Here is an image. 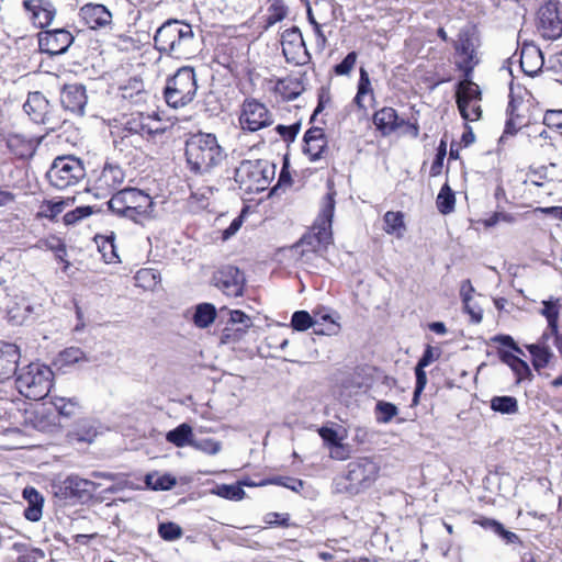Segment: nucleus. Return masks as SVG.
Here are the masks:
<instances>
[{
  "mask_svg": "<svg viewBox=\"0 0 562 562\" xmlns=\"http://www.w3.org/2000/svg\"><path fill=\"white\" fill-rule=\"evenodd\" d=\"M456 198L448 184H445L438 196L437 207L442 214L450 213L454 207Z\"/></svg>",
  "mask_w": 562,
  "mask_h": 562,
  "instance_id": "45",
  "label": "nucleus"
},
{
  "mask_svg": "<svg viewBox=\"0 0 562 562\" xmlns=\"http://www.w3.org/2000/svg\"><path fill=\"white\" fill-rule=\"evenodd\" d=\"M374 414L379 424H389L398 414V408L393 403L386 401H378L375 404Z\"/></svg>",
  "mask_w": 562,
  "mask_h": 562,
  "instance_id": "43",
  "label": "nucleus"
},
{
  "mask_svg": "<svg viewBox=\"0 0 562 562\" xmlns=\"http://www.w3.org/2000/svg\"><path fill=\"white\" fill-rule=\"evenodd\" d=\"M378 476V465L371 460H361L349 464L347 479L351 488H369Z\"/></svg>",
  "mask_w": 562,
  "mask_h": 562,
  "instance_id": "15",
  "label": "nucleus"
},
{
  "mask_svg": "<svg viewBox=\"0 0 562 562\" xmlns=\"http://www.w3.org/2000/svg\"><path fill=\"white\" fill-rule=\"evenodd\" d=\"M25 113L35 122H47L49 103L45 95L38 91L29 93L27 100L23 105Z\"/></svg>",
  "mask_w": 562,
  "mask_h": 562,
  "instance_id": "23",
  "label": "nucleus"
},
{
  "mask_svg": "<svg viewBox=\"0 0 562 562\" xmlns=\"http://www.w3.org/2000/svg\"><path fill=\"white\" fill-rule=\"evenodd\" d=\"M158 535L167 541H175L182 536V529L179 525L168 521L158 526Z\"/></svg>",
  "mask_w": 562,
  "mask_h": 562,
  "instance_id": "49",
  "label": "nucleus"
},
{
  "mask_svg": "<svg viewBox=\"0 0 562 562\" xmlns=\"http://www.w3.org/2000/svg\"><path fill=\"white\" fill-rule=\"evenodd\" d=\"M318 432L324 442L327 443L329 448L340 442L337 431L331 428L323 427L318 430Z\"/></svg>",
  "mask_w": 562,
  "mask_h": 562,
  "instance_id": "63",
  "label": "nucleus"
},
{
  "mask_svg": "<svg viewBox=\"0 0 562 562\" xmlns=\"http://www.w3.org/2000/svg\"><path fill=\"white\" fill-rule=\"evenodd\" d=\"M357 92H359V94H363V95L372 94L370 77L364 68L360 69V78H359Z\"/></svg>",
  "mask_w": 562,
  "mask_h": 562,
  "instance_id": "61",
  "label": "nucleus"
},
{
  "mask_svg": "<svg viewBox=\"0 0 562 562\" xmlns=\"http://www.w3.org/2000/svg\"><path fill=\"white\" fill-rule=\"evenodd\" d=\"M473 292H474V288L472 286L471 281L464 280L461 283V288H460V295L462 297L464 308L470 310V301H472Z\"/></svg>",
  "mask_w": 562,
  "mask_h": 562,
  "instance_id": "62",
  "label": "nucleus"
},
{
  "mask_svg": "<svg viewBox=\"0 0 562 562\" xmlns=\"http://www.w3.org/2000/svg\"><path fill=\"white\" fill-rule=\"evenodd\" d=\"M339 316L336 313H330L326 310L315 312V334L334 336L340 331Z\"/></svg>",
  "mask_w": 562,
  "mask_h": 562,
  "instance_id": "25",
  "label": "nucleus"
},
{
  "mask_svg": "<svg viewBox=\"0 0 562 562\" xmlns=\"http://www.w3.org/2000/svg\"><path fill=\"white\" fill-rule=\"evenodd\" d=\"M160 282L159 273L153 269H140L135 274V284L144 290H155Z\"/></svg>",
  "mask_w": 562,
  "mask_h": 562,
  "instance_id": "41",
  "label": "nucleus"
},
{
  "mask_svg": "<svg viewBox=\"0 0 562 562\" xmlns=\"http://www.w3.org/2000/svg\"><path fill=\"white\" fill-rule=\"evenodd\" d=\"M440 350L438 348H434L431 346H427V348L425 349L422 358L419 359L418 361V364H420V367H428L430 363H432L434 361H436L439 357H440Z\"/></svg>",
  "mask_w": 562,
  "mask_h": 562,
  "instance_id": "60",
  "label": "nucleus"
},
{
  "mask_svg": "<svg viewBox=\"0 0 562 562\" xmlns=\"http://www.w3.org/2000/svg\"><path fill=\"white\" fill-rule=\"evenodd\" d=\"M537 29L547 40H557L562 36V7L559 2L550 0L540 7Z\"/></svg>",
  "mask_w": 562,
  "mask_h": 562,
  "instance_id": "10",
  "label": "nucleus"
},
{
  "mask_svg": "<svg viewBox=\"0 0 562 562\" xmlns=\"http://www.w3.org/2000/svg\"><path fill=\"white\" fill-rule=\"evenodd\" d=\"M541 49L533 44H525L520 50V67L528 76L537 75L543 67Z\"/></svg>",
  "mask_w": 562,
  "mask_h": 562,
  "instance_id": "21",
  "label": "nucleus"
},
{
  "mask_svg": "<svg viewBox=\"0 0 562 562\" xmlns=\"http://www.w3.org/2000/svg\"><path fill=\"white\" fill-rule=\"evenodd\" d=\"M271 484L280 486L281 488L291 490L292 492H299L300 490L305 488V483L292 476H280L269 481Z\"/></svg>",
  "mask_w": 562,
  "mask_h": 562,
  "instance_id": "50",
  "label": "nucleus"
},
{
  "mask_svg": "<svg viewBox=\"0 0 562 562\" xmlns=\"http://www.w3.org/2000/svg\"><path fill=\"white\" fill-rule=\"evenodd\" d=\"M551 335L543 333L540 340L537 344L528 346V350L532 356V363L536 369L544 368L549 364L553 352L550 348L549 340Z\"/></svg>",
  "mask_w": 562,
  "mask_h": 562,
  "instance_id": "26",
  "label": "nucleus"
},
{
  "mask_svg": "<svg viewBox=\"0 0 562 562\" xmlns=\"http://www.w3.org/2000/svg\"><path fill=\"white\" fill-rule=\"evenodd\" d=\"M234 178L245 193L262 192L274 178V166L267 160H244L236 168Z\"/></svg>",
  "mask_w": 562,
  "mask_h": 562,
  "instance_id": "6",
  "label": "nucleus"
},
{
  "mask_svg": "<svg viewBox=\"0 0 562 562\" xmlns=\"http://www.w3.org/2000/svg\"><path fill=\"white\" fill-rule=\"evenodd\" d=\"M516 105L514 101L509 102L507 108V113L509 115V119L506 122V128L505 133L514 134L520 126L522 125V122L519 121V115L515 114Z\"/></svg>",
  "mask_w": 562,
  "mask_h": 562,
  "instance_id": "54",
  "label": "nucleus"
},
{
  "mask_svg": "<svg viewBox=\"0 0 562 562\" xmlns=\"http://www.w3.org/2000/svg\"><path fill=\"white\" fill-rule=\"evenodd\" d=\"M187 162L195 173L211 172L222 164L225 153L215 135L210 133L193 134L186 144Z\"/></svg>",
  "mask_w": 562,
  "mask_h": 562,
  "instance_id": "3",
  "label": "nucleus"
},
{
  "mask_svg": "<svg viewBox=\"0 0 562 562\" xmlns=\"http://www.w3.org/2000/svg\"><path fill=\"white\" fill-rule=\"evenodd\" d=\"M454 48L459 57L458 68L463 71L464 77H471L474 67L479 64L475 38L468 32H460Z\"/></svg>",
  "mask_w": 562,
  "mask_h": 562,
  "instance_id": "13",
  "label": "nucleus"
},
{
  "mask_svg": "<svg viewBox=\"0 0 562 562\" xmlns=\"http://www.w3.org/2000/svg\"><path fill=\"white\" fill-rule=\"evenodd\" d=\"M92 209L90 206H80L75 209L74 211L67 212L64 215V222L66 225H74L82 218L91 215Z\"/></svg>",
  "mask_w": 562,
  "mask_h": 562,
  "instance_id": "53",
  "label": "nucleus"
},
{
  "mask_svg": "<svg viewBox=\"0 0 562 562\" xmlns=\"http://www.w3.org/2000/svg\"><path fill=\"white\" fill-rule=\"evenodd\" d=\"M98 249L106 263H114L120 260L114 245V235L99 236L97 238Z\"/></svg>",
  "mask_w": 562,
  "mask_h": 562,
  "instance_id": "37",
  "label": "nucleus"
},
{
  "mask_svg": "<svg viewBox=\"0 0 562 562\" xmlns=\"http://www.w3.org/2000/svg\"><path fill=\"white\" fill-rule=\"evenodd\" d=\"M155 47L175 58H189L194 52L192 26L179 20H168L154 36Z\"/></svg>",
  "mask_w": 562,
  "mask_h": 562,
  "instance_id": "2",
  "label": "nucleus"
},
{
  "mask_svg": "<svg viewBox=\"0 0 562 562\" xmlns=\"http://www.w3.org/2000/svg\"><path fill=\"white\" fill-rule=\"evenodd\" d=\"M60 102L65 109L74 113H82L87 104L85 87L80 83L66 85L60 93Z\"/></svg>",
  "mask_w": 562,
  "mask_h": 562,
  "instance_id": "18",
  "label": "nucleus"
},
{
  "mask_svg": "<svg viewBox=\"0 0 562 562\" xmlns=\"http://www.w3.org/2000/svg\"><path fill=\"white\" fill-rule=\"evenodd\" d=\"M149 120V116L144 117L143 115H139L137 119L134 117L132 121H128L126 123L127 130L134 134H140V135H150L157 130H153L149 127L144 121Z\"/></svg>",
  "mask_w": 562,
  "mask_h": 562,
  "instance_id": "51",
  "label": "nucleus"
},
{
  "mask_svg": "<svg viewBox=\"0 0 562 562\" xmlns=\"http://www.w3.org/2000/svg\"><path fill=\"white\" fill-rule=\"evenodd\" d=\"M543 308L541 314L547 318L548 322V334L555 336L558 333V321L561 311V304L559 299H550L542 302Z\"/></svg>",
  "mask_w": 562,
  "mask_h": 562,
  "instance_id": "30",
  "label": "nucleus"
},
{
  "mask_svg": "<svg viewBox=\"0 0 562 562\" xmlns=\"http://www.w3.org/2000/svg\"><path fill=\"white\" fill-rule=\"evenodd\" d=\"M543 123L549 127L562 128V110H549L546 112Z\"/></svg>",
  "mask_w": 562,
  "mask_h": 562,
  "instance_id": "59",
  "label": "nucleus"
},
{
  "mask_svg": "<svg viewBox=\"0 0 562 562\" xmlns=\"http://www.w3.org/2000/svg\"><path fill=\"white\" fill-rule=\"evenodd\" d=\"M167 441L176 447L191 446L193 441L192 428L188 424H181L177 428L170 430L166 435Z\"/></svg>",
  "mask_w": 562,
  "mask_h": 562,
  "instance_id": "33",
  "label": "nucleus"
},
{
  "mask_svg": "<svg viewBox=\"0 0 562 562\" xmlns=\"http://www.w3.org/2000/svg\"><path fill=\"white\" fill-rule=\"evenodd\" d=\"M192 447L206 454H217L222 449V443L213 438L193 439Z\"/></svg>",
  "mask_w": 562,
  "mask_h": 562,
  "instance_id": "48",
  "label": "nucleus"
},
{
  "mask_svg": "<svg viewBox=\"0 0 562 562\" xmlns=\"http://www.w3.org/2000/svg\"><path fill=\"white\" fill-rule=\"evenodd\" d=\"M266 484H267V482L263 481V480H259V481H237L236 483H233V484L223 485V490L221 492H227V493L243 492V486L259 487V486H263Z\"/></svg>",
  "mask_w": 562,
  "mask_h": 562,
  "instance_id": "58",
  "label": "nucleus"
},
{
  "mask_svg": "<svg viewBox=\"0 0 562 562\" xmlns=\"http://www.w3.org/2000/svg\"><path fill=\"white\" fill-rule=\"evenodd\" d=\"M83 360H86L85 352L78 347H70L66 348L57 355L54 364L61 369Z\"/></svg>",
  "mask_w": 562,
  "mask_h": 562,
  "instance_id": "39",
  "label": "nucleus"
},
{
  "mask_svg": "<svg viewBox=\"0 0 562 562\" xmlns=\"http://www.w3.org/2000/svg\"><path fill=\"white\" fill-rule=\"evenodd\" d=\"M334 212V192H330L322 201L321 212L312 231L292 248L294 255L299 256L302 262H306L313 255L323 251L330 244Z\"/></svg>",
  "mask_w": 562,
  "mask_h": 562,
  "instance_id": "1",
  "label": "nucleus"
},
{
  "mask_svg": "<svg viewBox=\"0 0 562 562\" xmlns=\"http://www.w3.org/2000/svg\"><path fill=\"white\" fill-rule=\"evenodd\" d=\"M383 231L387 235L395 236L401 239L406 233L404 214L402 212L387 211L383 216Z\"/></svg>",
  "mask_w": 562,
  "mask_h": 562,
  "instance_id": "29",
  "label": "nucleus"
},
{
  "mask_svg": "<svg viewBox=\"0 0 562 562\" xmlns=\"http://www.w3.org/2000/svg\"><path fill=\"white\" fill-rule=\"evenodd\" d=\"M291 325L295 330L304 331L311 327L315 330L314 318L305 311H297L292 315Z\"/></svg>",
  "mask_w": 562,
  "mask_h": 562,
  "instance_id": "47",
  "label": "nucleus"
},
{
  "mask_svg": "<svg viewBox=\"0 0 562 562\" xmlns=\"http://www.w3.org/2000/svg\"><path fill=\"white\" fill-rule=\"evenodd\" d=\"M499 357L501 360L514 371L517 382H520L530 375L531 372L529 366L513 352L502 351Z\"/></svg>",
  "mask_w": 562,
  "mask_h": 562,
  "instance_id": "31",
  "label": "nucleus"
},
{
  "mask_svg": "<svg viewBox=\"0 0 562 562\" xmlns=\"http://www.w3.org/2000/svg\"><path fill=\"white\" fill-rule=\"evenodd\" d=\"M373 123L383 135H390L402 124V122H398L396 111L389 106H385L374 113Z\"/></svg>",
  "mask_w": 562,
  "mask_h": 562,
  "instance_id": "28",
  "label": "nucleus"
},
{
  "mask_svg": "<svg viewBox=\"0 0 562 562\" xmlns=\"http://www.w3.org/2000/svg\"><path fill=\"white\" fill-rule=\"evenodd\" d=\"M273 115L269 109L256 99H246L240 109L239 125L241 130L257 132L270 126Z\"/></svg>",
  "mask_w": 562,
  "mask_h": 562,
  "instance_id": "9",
  "label": "nucleus"
},
{
  "mask_svg": "<svg viewBox=\"0 0 562 562\" xmlns=\"http://www.w3.org/2000/svg\"><path fill=\"white\" fill-rule=\"evenodd\" d=\"M220 314L229 316L226 326L224 327L221 335L222 344H232L239 341L247 334L248 329L252 326L251 318L239 310H228L227 307H221Z\"/></svg>",
  "mask_w": 562,
  "mask_h": 562,
  "instance_id": "12",
  "label": "nucleus"
},
{
  "mask_svg": "<svg viewBox=\"0 0 562 562\" xmlns=\"http://www.w3.org/2000/svg\"><path fill=\"white\" fill-rule=\"evenodd\" d=\"M288 14L286 7L280 0H274L268 8L267 13V25L272 26L276 23L282 21Z\"/></svg>",
  "mask_w": 562,
  "mask_h": 562,
  "instance_id": "46",
  "label": "nucleus"
},
{
  "mask_svg": "<svg viewBox=\"0 0 562 562\" xmlns=\"http://www.w3.org/2000/svg\"><path fill=\"white\" fill-rule=\"evenodd\" d=\"M52 404L60 416L71 417L79 411V403L76 398L53 397Z\"/></svg>",
  "mask_w": 562,
  "mask_h": 562,
  "instance_id": "44",
  "label": "nucleus"
},
{
  "mask_svg": "<svg viewBox=\"0 0 562 562\" xmlns=\"http://www.w3.org/2000/svg\"><path fill=\"white\" fill-rule=\"evenodd\" d=\"M125 180V172L123 169L112 162H106L95 180L97 190L110 192L117 189Z\"/></svg>",
  "mask_w": 562,
  "mask_h": 562,
  "instance_id": "20",
  "label": "nucleus"
},
{
  "mask_svg": "<svg viewBox=\"0 0 562 562\" xmlns=\"http://www.w3.org/2000/svg\"><path fill=\"white\" fill-rule=\"evenodd\" d=\"M217 192L213 187H202L192 193V198L196 200L202 207L209 206L210 199Z\"/></svg>",
  "mask_w": 562,
  "mask_h": 562,
  "instance_id": "57",
  "label": "nucleus"
},
{
  "mask_svg": "<svg viewBox=\"0 0 562 562\" xmlns=\"http://www.w3.org/2000/svg\"><path fill=\"white\" fill-rule=\"evenodd\" d=\"M72 41V35L64 29L46 31L38 36L41 52L52 56L64 54L71 45Z\"/></svg>",
  "mask_w": 562,
  "mask_h": 562,
  "instance_id": "14",
  "label": "nucleus"
},
{
  "mask_svg": "<svg viewBox=\"0 0 562 562\" xmlns=\"http://www.w3.org/2000/svg\"><path fill=\"white\" fill-rule=\"evenodd\" d=\"M53 371L49 367L32 362L22 368L16 376V387L25 397L34 401L46 397L53 384Z\"/></svg>",
  "mask_w": 562,
  "mask_h": 562,
  "instance_id": "5",
  "label": "nucleus"
},
{
  "mask_svg": "<svg viewBox=\"0 0 562 562\" xmlns=\"http://www.w3.org/2000/svg\"><path fill=\"white\" fill-rule=\"evenodd\" d=\"M289 514L270 513L266 516V522L269 525H280L281 527L289 526Z\"/></svg>",
  "mask_w": 562,
  "mask_h": 562,
  "instance_id": "64",
  "label": "nucleus"
},
{
  "mask_svg": "<svg viewBox=\"0 0 562 562\" xmlns=\"http://www.w3.org/2000/svg\"><path fill=\"white\" fill-rule=\"evenodd\" d=\"M481 101L469 102V104H464V111H460L461 116L469 122H474L481 119L482 110H481Z\"/></svg>",
  "mask_w": 562,
  "mask_h": 562,
  "instance_id": "55",
  "label": "nucleus"
},
{
  "mask_svg": "<svg viewBox=\"0 0 562 562\" xmlns=\"http://www.w3.org/2000/svg\"><path fill=\"white\" fill-rule=\"evenodd\" d=\"M86 176L85 167L80 159L74 156L57 157L49 170L47 178L57 189H66L77 184Z\"/></svg>",
  "mask_w": 562,
  "mask_h": 562,
  "instance_id": "8",
  "label": "nucleus"
},
{
  "mask_svg": "<svg viewBox=\"0 0 562 562\" xmlns=\"http://www.w3.org/2000/svg\"><path fill=\"white\" fill-rule=\"evenodd\" d=\"M457 104L459 111H464V104L482 100L480 87L471 81L470 77H464L457 87Z\"/></svg>",
  "mask_w": 562,
  "mask_h": 562,
  "instance_id": "27",
  "label": "nucleus"
},
{
  "mask_svg": "<svg viewBox=\"0 0 562 562\" xmlns=\"http://www.w3.org/2000/svg\"><path fill=\"white\" fill-rule=\"evenodd\" d=\"M491 408L501 414L513 415L518 412V401L514 396H494Z\"/></svg>",
  "mask_w": 562,
  "mask_h": 562,
  "instance_id": "42",
  "label": "nucleus"
},
{
  "mask_svg": "<svg viewBox=\"0 0 562 562\" xmlns=\"http://www.w3.org/2000/svg\"><path fill=\"white\" fill-rule=\"evenodd\" d=\"M5 142L9 150L19 158L33 156L38 144L35 139L18 133L9 134Z\"/></svg>",
  "mask_w": 562,
  "mask_h": 562,
  "instance_id": "24",
  "label": "nucleus"
},
{
  "mask_svg": "<svg viewBox=\"0 0 562 562\" xmlns=\"http://www.w3.org/2000/svg\"><path fill=\"white\" fill-rule=\"evenodd\" d=\"M216 318V308L211 303H201L196 305L193 315V323L199 328H206L214 323Z\"/></svg>",
  "mask_w": 562,
  "mask_h": 562,
  "instance_id": "32",
  "label": "nucleus"
},
{
  "mask_svg": "<svg viewBox=\"0 0 562 562\" xmlns=\"http://www.w3.org/2000/svg\"><path fill=\"white\" fill-rule=\"evenodd\" d=\"M304 143V153L311 161L321 159L327 148L324 131L318 127H312L305 133Z\"/></svg>",
  "mask_w": 562,
  "mask_h": 562,
  "instance_id": "22",
  "label": "nucleus"
},
{
  "mask_svg": "<svg viewBox=\"0 0 562 562\" xmlns=\"http://www.w3.org/2000/svg\"><path fill=\"white\" fill-rule=\"evenodd\" d=\"M80 18L92 30L104 27L112 21L111 12L103 4L88 3L80 9Z\"/></svg>",
  "mask_w": 562,
  "mask_h": 562,
  "instance_id": "19",
  "label": "nucleus"
},
{
  "mask_svg": "<svg viewBox=\"0 0 562 562\" xmlns=\"http://www.w3.org/2000/svg\"><path fill=\"white\" fill-rule=\"evenodd\" d=\"M215 285L227 296H239L244 290V274L238 268L228 266L220 270L215 277Z\"/></svg>",
  "mask_w": 562,
  "mask_h": 562,
  "instance_id": "16",
  "label": "nucleus"
},
{
  "mask_svg": "<svg viewBox=\"0 0 562 562\" xmlns=\"http://www.w3.org/2000/svg\"><path fill=\"white\" fill-rule=\"evenodd\" d=\"M109 209L119 216L130 218L135 223L150 216L153 213V200L142 190L125 188L112 195L108 202Z\"/></svg>",
  "mask_w": 562,
  "mask_h": 562,
  "instance_id": "4",
  "label": "nucleus"
},
{
  "mask_svg": "<svg viewBox=\"0 0 562 562\" xmlns=\"http://www.w3.org/2000/svg\"><path fill=\"white\" fill-rule=\"evenodd\" d=\"M27 506L24 509V517L33 522L38 521L43 515L44 497L42 494H22Z\"/></svg>",
  "mask_w": 562,
  "mask_h": 562,
  "instance_id": "34",
  "label": "nucleus"
},
{
  "mask_svg": "<svg viewBox=\"0 0 562 562\" xmlns=\"http://www.w3.org/2000/svg\"><path fill=\"white\" fill-rule=\"evenodd\" d=\"M146 486L154 491H168L171 490L176 484V479L166 473H148L145 476Z\"/></svg>",
  "mask_w": 562,
  "mask_h": 562,
  "instance_id": "36",
  "label": "nucleus"
},
{
  "mask_svg": "<svg viewBox=\"0 0 562 562\" xmlns=\"http://www.w3.org/2000/svg\"><path fill=\"white\" fill-rule=\"evenodd\" d=\"M68 202L65 200H47L43 201L37 211V217L55 220L60 213L64 212Z\"/></svg>",
  "mask_w": 562,
  "mask_h": 562,
  "instance_id": "38",
  "label": "nucleus"
},
{
  "mask_svg": "<svg viewBox=\"0 0 562 562\" xmlns=\"http://www.w3.org/2000/svg\"><path fill=\"white\" fill-rule=\"evenodd\" d=\"M446 155H447V142L445 139H441L439 147H438L436 158L432 161L431 167H430L429 172H430L431 177H437L438 175H440Z\"/></svg>",
  "mask_w": 562,
  "mask_h": 562,
  "instance_id": "52",
  "label": "nucleus"
},
{
  "mask_svg": "<svg viewBox=\"0 0 562 562\" xmlns=\"http://www.w3.org/2000/svg\"><path fill=\"white\" fill-rule=\"evenodd\" d=\"M99 486L92 482L81 479L77 475H69L61 481L60 492H92Z\"/></svg>",
  "mask_w": 562,
  "mask_h": 562,
  "instance_id": "35",
  "label": "nucleus"
},
{
  "mask_svg": "<svg viewBox=\"0 0 562 562\" xmlns=\"http://www.w3.org/2000/svg\"><path fill=\"white\" fill-rule=\"evenodd\" d=\"M357 61V54L355 52L349 53L344 60L335 66V72L339 76L349 75Z\"/></svg>",
  "mask_w": 562,
  "mask_h": 562,
  "instance_id": "56",
  "label": "nucleus"
},
{
  "mask_svg": "<svg viewBox=\"0 0 562 562\" xmlns=\"http://www.w3.org/2000/svg\"><path fill=\"white\" fill-rule=\"evenodd\" d=\"M34 248H37L41 250H50L55 254V257L58 260L65 261L66 246L63 243V240L57 236H49L47 238L40 239L34 245Z\"/></svg>",
  "mask_w": 562,
  "mask_h": 562,
  "instance_id": "40",
  "label": "nucleus"
},
{
  "mask_svg": "<svg viewBox=\"0 0 562 562\" xmlns=\"http://www.w3.org/2000/svg\"><path fill=\"white\" fill-rule=\"evenodd\" d=\"M198 91L196 75L192 67L183 66L167 80L164 95L169 106L179 109L191 103Z\"/></svg>",
  "mask_w": 562,
  "mask_h": 562,
  "instance_id": "7",
  "label": "nucleus"
},
{
  "mask_svg": "<svg viewBox=\"0 0 562 562\" xmlns=\"http://www.w3.org/2000/svg\"><path fill=\"white\" fill-rule=\"evenodd\" d=\"M23 4L31 12V19L36 26L44 29L53 22L56 10L50 2L46 0H25Z\"/></svg>",
  "mask_w": 562,
  "mask_h": 562,
  "instance_id": "17",
  "label": "nucleus"
},
{
  "mask_svg": "<svg viewBox=\"0 0 562 562\" xmlns=\"http://www.w3.org/2000/svg\"><path fill=\"white\" fill-rule=\"evenodd\" d=\"M282 52L288 63L304 65L310 60L302 33L297 26L286 29L281 34Z\"/></svg>",
  "mask_w": 562,
  "mask_h": 562,
  "instance_id": "11",
  "label": "nucleus"
}]
</instances>
